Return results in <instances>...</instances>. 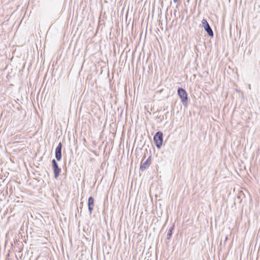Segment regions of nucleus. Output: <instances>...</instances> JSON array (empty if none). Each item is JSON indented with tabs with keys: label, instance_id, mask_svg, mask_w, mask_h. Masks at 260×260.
Segmentation results:
<instances>
[{
	"label": "nucleus",
	"instance_id": "f257e3e1",
	"mask_svg": "<svg viewBox=\"0 0 260 260\" xmlns=\"http://www.w3.org/2000/svg\"><path fill=\"white\" fill-rule=\"evenodd\" d=\"M177 93L182 104L184 106H186L188 103V94L186 90L181 87H179L177 90Z\"/></svg>",
	"mask_w": 260,
	"mask_h": 260
},
{
	"label": "nucleus",
	"instance_id": "f03ea898",
	"mask_svg": "<svg viewBox=\"0 0 260 260\" xmlns=\"http://www.w3.org/2000/svg\"><path fill=\"white\" fill-rule=\"evenodd\" d=\"M153 141L156 147L159 149L162 144L163 142V133L160 131L156 133L153 137Z\"/></svg>",
	"mask_w": 260,
	"mask_h": 260
},
{
	"label": "nucleus",
	"instance_id": "7ed1b4c3",
	"mask_svg": "<svg viewBox=\"0 0 260 260\" xmlns=\"http://www.w3.org/2000/svg\"><path fill=\"white\" fill-rule=\"evenodd\" d=\"M202 23L203 26L205 30L206 31L207 34L210 37H213L214 35L213 31L212 28H211V27L210 26L207 21L206 19H203L202 21Z\"/></svg>",
	"mask_w": 260,
	"mask_h": 260
},
{
	"label": "nucleus",
	"instance_id": "20e7f679",
	"mask_svg": "<svg viewBox=\"0 0 260 260\" xmlns=\"http://www.w3.org/2000/svg\"><path fill=\"white\" fill-rule=\"evenodd\" d=\"M52 166L54 174V177L57 178L61 172V169L59 168L58 164L55 159L52 160Z\"/></svg>",
	"mask_w": 260,
	"mask_h": 260
},
{
	"label": "nucleus",
	"instance_id": "39448f33",
	"mask_svg": "<svg viewBox=\"0 0 260 260\" xmlns=\"http://www.w3.org/2000/svg\"><path fill=\"white\" fill-rule=\"evenodd\" d=\"M61 149H62V144L61 142H59L55 149V158L57 161H60L61 159V157H62Z\"/></svg>",
	"mask_w": 260,
	"mask_h": 260
},
{
	"label": "nucleus",
	"instance_id": "423d86ee",
	"mask_svg": "<svg viewBox=\"0 0 260 260\" xmlns=\"http://www.w3.org/2000/svg\"><path fill=\"white\" fill-rule=\"evenodd\" d=\"M151 164V156H150L144 162H141L140 170L142 171L148 169Z\"/></svg>",
	"mask_w": 260,
	"mask_h": 260
},
{
	"label": "nucleus",
	"instance_id": "0eeeda50",
	"mask_svg": "<svg viewBox=\"0 0 260 260\" xmlns=\"http://www.w3.org/2000/svg\"><path fill=\"white\" fill-rule=\"evenodd\" d=\"M94 199L92 197H90L88 200V208L90 214H91L94 207Z\"/></svg>",
	"mask_w": 260,
	"mask_h": 260
},
{
	"label": "nucleus",
	"instance_id": "6e6552de",
	"mask_svg": "<svg viewBox=\"0 0 260 260\" xmlns=\"http://www.w3.org/2000/svg\"><path fill=\"white\" fill-rule=\"evenodd\" d=\"M174 229V225L172 226L169 230L167 235V238L168 240L170 239L172 237L173 231Z\"/></svg>",
	"mask_w": 260,
	"mask_h": 260
},
{
	"label": "nucleus",
	"instance_id": "1a4fd4ad",
	"mask_svg": "<svg viewBox=\"0 0 260 260\" xmlns=\"http://www.w3.org/2000/svg\"><path fill=\"white\" fill-rule=\"evenodd\" d=\"M173 2H174L175 3H177V2L178 1V0H173Z\"/></svg>",
	"mask_w": 260,
	"mask_h": 260
},
{
	"label": "nucleus",
	"instance_id": "9d476101",
	"mask_svg": "<svg viewBox=\"0 0 260 260\" xmlns=\"http://www.w3.org/2000/svg\"><path fill=\"white\" fill-rule=\"evenodd\" d=\"M176 12V10H175V13H174V14L175 15V13Z\"/></svg>",
	"mask_w": 260,
	"mask_h": 260
}]
</instances>
